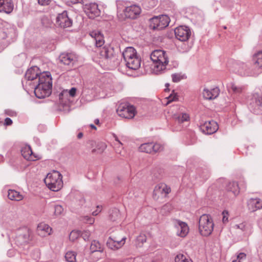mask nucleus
<instances>
[{
    "label": "nucleus",
    "mask_w": 262,
    "mask_h": 262,
    "mask_svg": "<svg viewBox=\"0 0 262 262\" xmlns=\"http://www.w3.org/2000/svg\"><path fill=\"white\" fill-rule=\"evenodd\" d=\"M25 77L28 80L34 81V93L37 98H44L51 94L52 78L49 72L41 73L37 67L33 66L27 71Z\"/></svg>",
    "instance_id": "nucleus-1"
},
{
    "label": "nucleus",
    "mask_w": 262,
    "mask_h": 262,
    "mask_svg": "<svg viewBox=\"0 0 262 262\" xmlns=\"http://www.w3.org/2000/svg\"><path fill=\"white\" fill-rule=\"evenodd\" d=\"M150 58L154 64V72L159 74L166 70L169 62V58L165 51L155 50L150 55Z\"/></svg>",
    "instance_id": "nucleus-2"
},
{
    "label": "nucleus",
    "mask_w": 262,
    "mask_h": 262,
    "mask_svg": "<svg viewBox=\"0 0 262 262\" xmlns=\"http://www.w3.org/2000/svg\"><path fill=\"white\" fill-rule=\"evenodd\" d=\"M127 67L133 70H138L141 66V59L135 48L127 47L122 53Z\"/></svg>",
    "instance_id": "nucleus-3"
},
{
    "label": "nucleus",
    "mask_w": 262,
    "mask_h": 262,
    "mask_svg": "<svg viewBox=\"0 0 262 262\" xmlns=\"http://www.w3.org/2000/svg\"><path fill=\"white\" fill-rule=\"evenodd\" d=\"M62 176L58 171L49 173L44 180L47 186L52 191H58L63 186Z\"/></svg>",
    "instance_id": "nucleus-4"
},
{
    "label": "nucleus",
    "mask_w": 262,
    "mask_h": 262,
    "mask_svg": "<svg viewBox=\"0 0 262 262\" xmlns=\"http://www.w3.org/2000/svg\"><path fill=\"white\" fill-rule=\"evenodd\" d=\"M214 228L213 219L210 215L204 214L199 221V231L204 236L210 235Z\"/></svg>",
    "instance_id": "nucleus-5"
},
{
    "label": "nucleus",
    "mask_w": 262,
    "mask_h": 262,
    "mask_svg": "<svg viewBox=\"0 0 262 262\" xmlns=\"http://www.w3.org/2000/svg\"><path fill=\"white\" fill-rule=\"evenodd\" d=\"M141 11L140 7L137 5H133L125 7L122 12L118 10V17L120 20L126 18L135 19Z\"/></svg>",
    "instance_id": "nucleus-6"
},
{
    "label": "nucleus",
    "mask_w": 262,
    "mask_h": 262,
    "mask_svg": "<svg viewBox=\"0 0 262 262\" xmlns=\"http://www.w3.org/2000/svg\"><path fill=\"white\" fill-rule=\"evenodd\" d=\"M170 22L166 15L155 16L149 19V27L152 30H160L167 27Z\"/></svg>",
    "instance_id": "nucleus-7"
},
{
    "label": "nucleus",
    "mask_w": 262,
    "mask_h": 262,
    "mask_svg": "<svg viewBox=\"0 0 262 262\" xmlns=\"http://www.w3.org/2000/svg\"><path fill=\"white\" fill-rule=\"evenodd\" d=\"M231 70L242 76H253L258 74V72L251 70L246 64L239 61H235L233 63Z\"/></svg>",
    "instance_id": "nucleus-8"
},
{
    "label": "nucleus",
    "mask_w": 262,
    "mask_h": 262,
    "mask_svg": "<svg viewBox=\"0 0 262 262\" xmlns=\"http://www.w3.org/2000/svg\"><path fill=\"white\" fill-rule=\"evenodd\" d=\"M116 112L121 117L132 119L135 116L136 108L133 105L121 104L118 106Z\"/></svg>",
    "instance_id": "nucleus-9"
},
{
    "label": "nucleus",
    "mask_w": 262,
    "mask_h": 262,
    "mask_svg": "<svg viewBox=\"0 0 262 262\" xmlns=\"http://www.w3.org/2000/svg\"><path fill=\"white\" fill-rule=\"evenodd\" d=\"M248 106L250 111L258 114L262 106V94H254L248 100Z\"/></svg>",
    "instance_id": "nucleus-10"
},
{
    "label": "nucleus",
    "mask_w": 262,
    "mask_h": 262,
    "mask_svg": "<svg viewBox=\"0 0 262 262\" xmlns=\"http://www.w3.org/2000/svg\"><path fill=\"white\" fill-rule=\"evenodd\" d=\"M114 56V48L109 45H105L100 49L99 58L102 61L109 62Z\"/></svg>",
    "instance_id": "nucleus-11"
},
{
    "label": "nucleus",
    "mask_w": 262,
    "mask_h": 262,
    "mask_svg": "<svg viewBox=\"0 0 262 262\" xmlns=\"http://www.w3.org/2000/svg\"><path fill=\"white\" fill-rule=\"evenodd\" d=\"M174 34L178 39L181 41H185L189 38L191 32L188 27L180 26L175 29Z\"/></svg>",
    "instance_id": "nucleus-12"
},
{
    "label": "nucleus",
    "mask_w": 262,
    "mask_h": 262,
    "mask_svg": "<svg viewBox=\"0 0 262 262\" xmlns=\"http://www.w3.org/2000/svg\"><path fill=\"white\" fill-rule=\"evenodd\" d=\"M56 23L59 27L65 28L72 26V20L68 16L67 11H64L58 15L56 17Z\"/></svg>",
    "instance_id": "nucleus-13"
},
{
    "label": "nucleus",
    "mask_w": 262,
    "mask_h": 262,
    "mask_svg": "<svg viewBox=\"0 0 262 262\" xmlns=\"http://www.w3.org/2000/svg\"><path fill=\"white\" fill-rule=\"evenodd\" d=\"M59 59L63 64L67 66H73L78 60L77 55L74 53H61Z\"/></svg>",
    "instance_id": "nucleus-14"
},
{
    "label": "nucleus",
    "mask_w": 262,
    "mask_h": 262,
    "mask_svg": "<svg viewBox=\"0 0 262 262\" xmlns=\"http://www.w3.org/2000/svg\"><path fill=\"white\" fill-rule=\"evenodd\" d=\"M219 129L217 123L213 121H206L200 125V129L206 135H211L215 133Z\"/></svg>",
    "instance_id": "nucleus-15"
},
{
    "label": "nucleus",
    "mask_w": 262,
    "mask_h": 262,
    "mask_svg": "<svg viewBox=\"0 0 262 262\" xmlns=\"http://www.w3.org/2000/svg\"><path fill=\"white\" fill-rule=\"evenodd\" d=\"M174 226L177 230V234L179 236L185 237L189 232V227L187 224L179 220L174 221Z\"/></svg>",
    "instance_id": "nucleus-16"
},
{
    "label": "nucleus",
    "mask_w": 262,
    "mask_h": 262,
    "mask_svg": "<svg viewBox=\"0 0 262 262\" xmlns=\"http://www.w3.org/2000/svg\"><path fill=\"white\" fill-rule=\"evenodd\" d=\"M84 12L86 15L91 19H94L100 15V11L98 6L96 3H91L86 5L84 8Z\"/></svg>",
    "instance_id": "nucleus-17"
},
{
    "label": "nucleus",
    "mask_w": 262,
    "mask_h": 262,
    "mask_svg": "<svg viewBox=\"0 0 262 262\" xmlns=\"http://www.w3.org/2000/svg\"><path fill=\"white\" fill-rule=\"evenodd\" d=\"M126 237H123L121 239H118L116 237L113 238L110 237L107 241V246L112 250H117L122 247L125 244Z\"/></svg>",
    "instance_id": "nucleus-18"
},
{
    "label": "nucleus",
    "mask_w": 262,
    "mask_h": 262,
    "mask_svg": "<svg viewBox=\"0 0 262 262\" xmlns=\"http://www.w3.org/2000/svg\"><path fill=\"white\" fill-rule=\"evenodd\" d=\"M233 228L235 229H239L245 236H248L253 232L252 225L247 222H243L238 224H235Z\"/></svg>",
    "instance_id": "nucleus-19"
},
{
    "label": "nucleus",
    "mask_w": 262,
    "mask_h": 262,
    "mask_svg": "<svg viewBox=\"0 0 262 262\" xmlns=\"http://www.w3.org/2000/svg\"><path fill=\"white\" fill-rule=\"evenodd\" d=\"M76 91L77 90L75 88H72L69 91L68 90H63L59 95L60 103L63 104H66L69 101L68 97H74L76 95Z\"/></svg>",
    "instance_id": "nucleus-20"
},
{
    "label": "nucleus",
    "mask_w": 262,
    "mask_h": 262,
    "mask_svg": "<svg viewBox=\"0 0 262 262\" xmlns=\"http://www.w3.org/2000/svg\"><path fill=\"white\" fill-rule=\"evenodd\" d=\"M171 191V188L166 184L161 183L157 184L154 189V193L155 195H164L166 196Z\"/></svg>",
    "instance_id": "nucleus-21"
},
{
    "label": "nucleus",
    "mask_w": 262,
    "mask_h": 262,
    "mask_svg": "<svg viewBox=\"0 0 262 262\" xmlns=\"http://www.w3.org/2000/svg\"><path fill=\"white\" fill-rule=\"evenodd\" d=\"M95 96V91L93 89L84 88L81 94V101L88 102L92 101Z\"/></svg>",
    "instance_id": "nucleus-22"
},
{
    "label": "nucleus",
    "mask_w": 262,
    "mask_h": 262,
    "mask_svg": "<svg viewBox=\"0 0 262 262\" xmlns=\"http://www.w3.org/2000/svg\"><path fill=\"white\" fill-rule=\"evenodd\" d=\"M14 5L12 0H0V12L9 14L13 11Z\"/></svg>",
    "instance_id": "nucleus-23"
},
{
    "label": "nucleus",
    "mask_w": 262,
    "mask_h": 262,
    "mask_svg": "<svg viewBox=\"0 0 262 262\" xmlns=\"http://www.w3.org/2000/svg\"><path fill=\"white\" fill-rule=\"evenodd\" d=\"M247 205L249 210L254 212L262 208V201L258 198H251L248 201Z\"/></svg>",
    "instance_id": "nucleus-24"
},
{
    "label": "nucleus",
    "mask_w": 262,
    "mask_h": 262,
    "mask_svg": "<svg viewBox=\"0 0 262 262\" xmlns=\"http://www.w3.org/2000/svg\"><path fill=\"white\" fill-rule=\"evenodd\" d=\"M90 36L94 38L97 47H101L104 43V37L99 31L95 30L90 33Z\"/></svg>",
    "instance_id": "nucleus-25"
},
{
    "label": "nucleus",
    "mask_w": 262,
    "mask_h": 262,
    "mask_svg": "<svg viewBox=\"0 0 262 262\" xmlns=\"http://www.w3.org/2000/svg\"><path fill=\"white\" fill-rule=\"evenodd\" d=\"M220 93V90L217 88L209 90L204 89L203 92V97L206 99L211 100L216 98Z\"/></svg>",
    "instance_id": "nucleus-26"
},
{
    "label": "nucleus",
    "mask_w": 262,
    "mask_h": 262,
    "mask_svg": "<svg viewBox=\"0 0 262 262\" xmlns=\"http://www.w3.org/2000/svg\"><path fill=\"white\" fill-rule=\"evenodd\" d=\"M11 41V39L9 38L7 34L0 30V52L7 47Z\"/></svg>",
    "instance_id": "nucleus-27"
},
{
    "label": "nucleus",
    "mask_w": 262,
    "mask_h": 262,
    "mask_svg": "<svg viewBox=\"0 0 262 262\" xmlns=\"http://www.w3.org/2000/svg\"><path fill=\"white\" fill-rule=\"evenodd\" d=\"M21 155L25 159L29 161H35L36 157L33 155L31 148L30 146H26L21 149Z\"/></svg>",
    "instance_id": "nucleus-28"
},
{
    "label": "nucleus",
    "mask_w": 262,
    "mask_h": 262,
    "mask_svg": "<svg viewBox=\"0 0 262 262\" xmlns=\"http://www.w3.org/2000/svg\"><path fill=\"white\" fill-rule=\"evenodd\" d=\"M51 231V228L49 226L44 223H41L38 224L37 228V232L38 235L45 236L49 235Z\"/></svg>",
    "instance_id": "nucleus-29"
},
{
    "label": "nucleus",
    "mask_w": 262,
    "mask_h": 262,
    "mask_svg": "<svg viewBox=\"0 0 262 262\" xmlns=\"http://www.w3.org/2000/svg\"><path fill=\"white\" fill-rule=\"evenodd\" d=\"M14 240L15 244L18 246L25 245L29 241L28 233L26 232L23 234L17 235Z\"/></svg>",
    "instance_id": "nucleus-30"
},
{
    "label": "nucleus",
    "mask_w": 262,
    "mask_h": 262,
    "mask_svg": "<svg viewBox=\"0 0 262 262\" xmlns=\"http://www.w3.org/2000/svg\"><path fill=\"white\" fill-rule=\"evenodd\" d=\"M8 197L10 200L15 201H19L24 199L23 195L20 192L14 189L8 190Z\"/></svg>",
    "instance_id": "nucleus-31"
},
{
    "label": "nucleus",
    "mask_w": 262,
    "mask_h": 262,
    "mask_svg": "<svg viewBox=\"0 0 262 262\" xmlns=\"http://www.w3.org/2000/svg\"><path fill=\"white\" fill-rule=\"evenodd\" d=\"M227 189L229 192L232 193L234 196L237 195L239 192V187L237 183L236 182L229 183L227 187Z\"/></svg>",
    "instance_id": "nucleus-32"
},
{
    "label": "nucleus",
    "mask_w": 262,
    "mask_h": 262,
    "mask_svg": "<svg viewBox=\"0 0 262 262\" xmlns=\"http://www.w3.org/2000/svg\"><path fill=\"white\" fill-rule=\"evenodd\" d=\"M253 61L256 68L262 69V51L258 52L253 55Z\"/></svg>",
    "instance_id": "nucleus-33"
},
{
    "label": "nucleus",
    "mask_w": 262,
    "mask_h": 262,
    "mask_svg": "<svg viewBox=\"0 0 262 262\" xmlns=\"http://www.w3.org/2000/svg\"><path fill=\"white\" fill-rule=\"evenodd\" d=\"M173 119L178 123H183L184 121H188L189 117L186 113H181L179 114H174L173 115Z\"/></svg>",
    "instance_id": "nucleus-34"
},
{
    "label": "nucleus",
    "mask_w": 262,
    "mask_h": 262,
    "mask_svg": "<svg viewBox=\"0 0 262 262\" xmlns=\"http://www.w3.org/2000/svg\"><path fill=\"white\" fill-rule=\"evenodd\" d=\"M227 87L229 92H233L235 94H241L243 91L242 87L236 85L233 82L228 83Z\"/></svg>",
    "instance_id": "nucleus-35"
},
{
    "label": "nucleus",
    "mask_w": 262,
    "mask_h": 262,
    "mask_svg": "<svg viewBox=\"0 0 262 262\" xmlns=\"http://www.w3.org/2000/svg\"><path fill=\"white\" fill-rule=\"evenodd\" d=\"M139 150L141 152H145L146 153H152L153 152V146L152 143H145L142 144L139 148Z\"/></svg>",
    "instance_id": "nucleus-36"
},
{
    "label": "nucleus",
    "mask_w": 262,
    "mask_h": 262,
    "mask_svg": "<svg viewBox=\"0 0 262 262\" xmlns=\"http://www.w3.org/2000/svg\"><path fill=\"white\" fill-rule=\"evenodd\" d=\"M109 214L110 219L113 222L117 221L120 218V211L117 208L110 210Z\"/></svg>",
    "instance_id": "nucleus-37"
},
{
    "label": "nucleus",
    "mask_w": 262,
    "mask_h": 262,
    "mask_svg": "<svg viewBox=\"0 0 262 262\" xmlns=\"http://www.w3.org/2000/svg\"><path fill=\"white\" fill-rule=\"evenodd\" d=\"M26 55L24 54H20L14 58V63L16 67H21L25 61Z\"/></svg>",
    "instance_id": "nucleus-38"
},
{
    "label": "nucleus",
    "mask_w": 262,
    "mask_h": 262,
    "mask_svg": "<svg viewBox=\"0 0 262 262\" xmlns=\"http://www.w3.org/2000/svg\"><path fill=\"white\" fill-rule=\"evenodd\" d=\"M158 4L157 0H144L143 6L147 10H150L155 7Z\"/></svg>",
    "instance_id": "nucleus-39"
},
{
    "label": "nucleus",
    "mask_w": 262,
    "mask_h": 262,
    "mask_svg": "<svg viewBox=\"0 0 262 262\" xmlns=\"http://www.w3.org/2000/svg\"><path fill=\"white\" fill-rule=\"evenodd\" d=\"M90 250L92 252L102 251L100 243L96 240L92 241L90 246Z\"/></svg>",
    "instance_id": "nucleus-40"
},
{
    "label": "nucleus",
    "mask_w": 262,
    "mask_h": 262,
    "mask_svg": "<svg viewBox=\"0 0 262 262\" xmlns=\"http://www.w3.org/2000/svg\"><path fill=\"white\" fill-rule=\"evenodd\" d=\"M146 236L145 234H140L136 238V244L137 246L139 247H142L144 243L146 242Z\"/></svg>",
    "instance_id": "nucleus-41"
},
{
    "label": "nucleus",
    "mask_w": 262,
    "mask_h": 262,
    "mask_svg": "<svg viewBox=\"0 0 262 262\" xmlns=\"http://www.w3.org/2000/svg\"><path fill=\"white\" fill-rule=\"evenodd\" d=\"M65 258L68 262H75L76 261V254L72 251H69L66 253L65 255Z\"/></svg>",
    "instance_id": "nucleus-42"
},
{
    "label": "nucleus",
    "mask_w": 262,
    "mask_h": 262,
    "mask_svg": "<svg viewBox=\"0 0 262 262\" xmlns=\"http://www.w3.org/2000/svg\"><path fill=\"white\" fill-rule=\"evenodd\" d=\"M175 262H193L183 254H178L175 257Z\"/></svg>",
    "instance_id": "nucleus-43"
},
{
    "label": "nucleus",
    "mask_w": 262,
    "mask_h": 262,
    "mask_svg": "<svg viewBox=\"0 0 262 262\" xmlns=\"http://www.w3.org/2000/svg\"><path fill=\"white\" fill-rule=\"evenodd\" d=\"M54 214L56 216L61 215L63 212V208L62 206L59 204H56L54 206Z\"/></svg>",
    "instance_id": "nucleus-44"
},
{
    "label": "nucleus",
    "mask_w": 262,
    "mask_h": 262,
    "mask_svg": "<svg viewBox=\"0 0 262 262\" xmlns=\"http://www.w3.org/2000/svg\"><path fill=\"white\" fill-rule=\"evenodd\" d=\"M172 81L174 82H178L182 79L185 78L184 75H182L181 74L175 73L171 75Z\"/></svg>",
    "instance_id": "nucleus-45"
},
{
    "label": "nucleus",
    "mask_w": 262,
    "mask_h": 262,
    "mask_svg": "<svg viewBox=\"0 0 262 262\" xmlns=\"http://www.w3.org/2000/svg\"><path fill=\"white\" fill-rule=\"evenodd\" d=\"M81 220L83 223L91 225L93 224L95 222L94 217H90L88 215L82 216Z\"/></svg>",
    "instance_id": "nucleus-46"
},
{
    "label": "nucleus",
    "mask_w": 262,
    "mask_h": 262,
    "mask_svg": "<svg viewBox=\"0 0 262 262\" xmlns=\"http://www.w3.org/2000/svg\"><path fill=\"white\" fill-rule=\"evenodd\" d=\"M153 146V152L152 153H156L157 152H160L163 149V146L159 143H152Z\"/></svg>",
    "instance_id": "nucleus-47"
},
{
    "label": "nucleus",
    "mask_w": 262,
    "mask_h": 262,
    "mask_svg": "<svg viewBox=\"0 0 262 262\" xmlns=\"http://www.w3.org/2000/svg\"><path fill=\"white\" fill-rule=\"evenodd\" d=\"M80 233L78 231H72L69 235V238L71 241H74L75 239H77Z\"/></svg>",
    "instance_id": "nucleus-48"
},
{
    "label": "nucleus",
    "mask_w": 262,
    "mask_h": 262,
    "mask_svg": "<svg viewBox=\"0 0 262 262\" xmlns=\"http://www.w3.org/2000/svg\"><path fill=\"white\" fill-rule=\"evenodd\" d=\"M113 137H114V138L115 139V142L114 143V146H117V145H119V146H121V148H122L123 144L120 141V140L119 139V138L117 136V135H115V134H114L113 135Z\"/></svg>",
    "instance_id": "nucleus-49"
},
{
    "label": "nucleus",
    "mask_w": 262,
    "mask_h": 262,
    "mask_svg": "<svg viewBox=\"0 0 262 262\" xmlns=\"http://www.w3.org/2000/svg\"><path fill=\"white\" fill-rule=\"evenodd\" d=\"M222 214H223V219H222L223 222L224 223L228 222V216H229L228 212L226 210H224L222 212Z\"/></svg>",
    "instance_id": "nucleus-50"
},
{
    "label": "nucleus",
    "mask_w": 262,
    "mask_h": 262,
    "mask_svg": "<svg viewBox=\"0 0 262 262\" xmlns=\"http://www.w3.org/2000/svg\"><path fill=\"white\" fill-rule=\"evenodd\" d=\"M90 232L89 231H84L81 234V236L84 241L89 240L90 236Z\"/></svg>",
    "instance_id": "nucleus-51"
},
{
    "label": "nucleus",
    "mask_w": 262,
    "mask_h": 262,
    "mask_svg": "<svg viewBox=\"0 0 262 262\" xmlns=\"http://www.w3.org/2000/svg\"><path fill=\"white\" fill-rule=\"evenodd\" d=\"M167 103L178 99V96L176 94H171L168 98Z\"/></svg>",
    "instance_id": "nucleus-52"
},
{
    "label": "nucleus",
    "mask_w": 262,
    "mask_h": 262,
    "mask_svg": "<svg viewBox=\"0 0 262 262\" xmlns=\"http://www.w3.org/2000/svg\"><path fill=\"white\" fill-rule=\"evenodd\" d=\"M99 148L98 149V152H102L106 147V145L104 143H100L98 144Z\"/></svg>",
    "instance_id": "nucleus-53"
},
{
    "label": "nucleus",
    "mask_w": 262,
    "mask_h": 262,
    "mask_svg": "<svg viewBox=\"0 0 262 262\" xmlns=\"http://www.w3.org/2000/svg\"><path fill=\"white\" fill-rule=\"evenodd\" d=\"M51 0H38L39 4L42 6L48 5L49 4Z\"/></svg>",
    "instance_id": "nucleus-54"
},
{
    "label": "nucleus",
    "mask_w": 262,
    "mask_h": 262,
    "mask_svg": "<svg viewBox=\"0 0 262 262\" xmlns=\"http://www.w3.org/2000/svg\"><path fill=\"white\" fill-rule=\"evenodd\" d=\"M102 209L101 206H97V209L92 212L93 215L96 216L98 215L101 211Z\"/></svg>",
    "instance_id": "nucleus-55"
},
{
    "label": "nucleus",
    "mask_w": 262,
    "mask_h": 262,
    "mask_svg": "<svg viewBox=\"0 0 262 262\" xmlns=\"http://www.w3.org/2000/svg\"><path fill=\"white\" fill-rule=\"evenodd\" d=\"M237 259H239L241 260H245L246 258V255L244 253H240L236 257Z\"/></svg>",
    "instance_id": "nucleus-56"
},
{
    "label": "nucleus",
    "mask_w": 262,
    "mask_h": 262,
    "mask_svg": "<svg viewBox=\"0 0 262 262\" xmlns=\"http://www.w3.org/2000/svg\"><path fill=\"white\" fill-rule=\"evenodd\" d=\"M5 113H6V115H7L8 116H11V117L16 115L15 112H14V111H13L12 110H6L5 111Z\"/></svg>",
    "instance_id": "nucleus-57"
},
{
    "label": "nucleus",
    "mask_w": 262,
    "mask_h": 262,
    "mask_svg": "<svg viewBox=\"0 0 262 262\" xmlns=\"http://www.w3.org/2000/svg\"><path fill=\"white\" fill-rule=\"evenodd\" d=\"M4 124L6 125H10L12 124V120L10 118H6Z\"/></svg>",
    "instance_id": "nucleus-58"
},
{
    "label": "nucleus",
    "mask_w": 262,
    "mask_h": 262,
    "mask_svg": "<svg viewBox=\"0 0 262 262\" xmlns=\"http://www.w3.org/2000/svg\"><path fill=\"white\" fill-rule=\"evenodd\" d=\"M114 148H115L116 152L118 154H121V149H123V147L121 148L119 145H117V146H114Z\"/></svg>",
    "instance_id": "nucleus-59"
},
{
    "label": "nucleus",
    "mask_w": 262,
    "mask_h": 262,
    "mask_svg": "<svg viewBox=\"0 0 262 262\" xmlns=\"http://www.w3.org/2000/svg\"><path fill=\"white\" fill-rule=\"evenodd\" d=\"M151 262H162L160 257H156L154 258Z\"/></svg>",
    "instance_id": "nucleus-60"
},
{
    "label": "nucleus",
    "mask_w": 262,
    "mask_h": 262,
    "mask_svg": "<svg viewBox=\"0 0 262 262\" xmlns=\"http://www.w3.org/2000/svg\"><path fill=\"white\" fill-rule=\"evenodd\" d=\"M70 2L72 4H76L80 3L82 0H69Z\"/></svg>",
    "instance_id": "nucleus-61"
},
{
    "label": "nucleus",
    "mask_w": 262,
    "mask_h": 262,
    "mask_svg": "<svg viewBox=\"0 0 262 262\" xmlns=\"http://www.w3.org/2000/svg\"><path fill=\"white\" fill-rule=\"evenodd\" d=\"M170 207V205L168 204H166L163 207V209H166L167 208H169Z\"/></svg>",
    "instance_id": "nucleus-62"
},
{
    "label": "nucleus",
    "mask_w": 262,
    "mask_h": 262,
    "mask_svg": "<svg viewBox=\"0 0 262 262\" xmlns=\"http://www.w3.org/2000/svg\"><path fill=\"white\" fill-rule=\"evenodd\" d=\"M83 136V134L82 133H79L78 135H77V137L78 138H81Z\"/></svg>",
    "instance_id": "nucleus-63"
},
{
    "label": "nucleus",
    "mask_w": 262,
    "mask_h": 262,
    "mask_svg": "<svg viewBox=\"0 0 262 262\" xmlns=\"http://www.w3.org/2000/svg\"><path fill=\"white\" fill-rule=\"evenodd\" d=\"M90 126L92 128L94 129H96V127L93 125V124H91L90 125Z\"/></svg>",
    "instance_id": "nucleus-64"
}]
</instances>
